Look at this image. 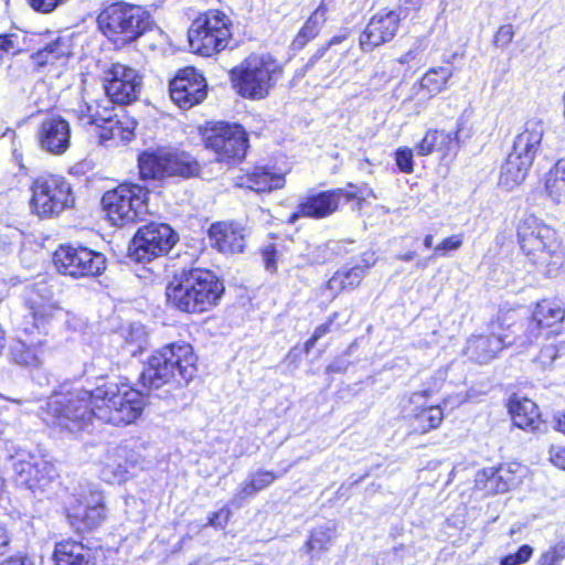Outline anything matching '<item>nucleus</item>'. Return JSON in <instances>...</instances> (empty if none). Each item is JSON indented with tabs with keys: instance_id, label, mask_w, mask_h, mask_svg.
<instances>
[{
	"instance_id": "1",
	"label": "nucleus",
	"mask_w": 565,
	"mask_h": 565,
	"mask_svg": "<svg viewBox=\"0 0 565 565\" xmlns=\"http://www.w3.org/2000/svg\"><path fill=\"white\" fill-rule=\"evenodd\" d=\"M143 407L139 391L125 382L106 381L94 390L63 386L47 398L40 415L47 426L77 434L94 418L115 426L131 424Z\"/></svg>"
},
{
	"instance_id": "2",
	"label": "nucleus",
	"mask_w": 565,
	"mask_h": 565,
	"mask_svg": "<svg viewBox=\"0 0 565 565\" xmlns=\"http://www.w3.org/2000/svg\"><path fill=\"white\" fill-rule=\"evenodd\" d=\"M25 305L26 313L19 323L18 339L10 347V359L19 365L36 367L45 353L49 326L63 315V309L45 286L30 290Z\"/></svg>"
},
{
	"instance_id": "3",
	"label": "nucleus",
	"mask_w": 565,
	"mask_h": 565,
	"mask_svg": "<svg viewBox=\"0 0 565 565\" xmlns=\"http://www.w3.org/2000/svg\"><path fill=\"white\" fill-rule=\"evenodd\" d=\"M516 233L526 259L543 275H556L564 257L555 228L536 215L526 214L519 221Z\"/></svg>"
},
{
	"instance_id": "4",
	"label": "nucleus",
	"mask_w": 565,
	"mask_h": 565,
	"mask_svg": "<svg viewBox=\"0 0 565 565\" xmlns=\"http://www.w3.org/2000/svg\"><path fill=\"white\" fill-rule=\"evenodd\" d=\"M223 284L210 270L193 268L174 275L166 288L168 302L184 312H203L216 305Z\"/></svg>"
},
{
	"instance_id": "5",
	"label": "nucleus",
	"mask_w": 565,
	"mask_h": 565,
	"mask_svg": "<svg viewBox=\"0 0 565 565\" xmlns=\"http://www.w3.org/2000/svg\"><path fill=\"white\" fill-rule=\"evenodd\" d=\"M196 372V356L188 343H172L153 352L140 375V382L148 391L164 385L191 381Z\"/></svg>"
},
{
	"instance_id": "6",
	"label": "nucleus",
	"mask_w": 565,
	"mask_h": 565,
	"mask_svg": "<svg viewBox=\"0 0 565 565\" xmlns=\"http://www.w3.org/2000/svg\"><path fill=\"white\" fill-rule=\"evenodd\" d=\"M282 68L270 54H250L230 72L234 89L244 98H266L281 77Z\"/></svg>"
},
{
	"instance_id": "7",
	"label": "nucleus",
	"mask_w": 565,
	"mask_h": 565,
	"mask_svg": "<svg viewBox=\"0 0 565 565\" xmlns=\"http://www.w3.org/2000/svg\"><path fill=\"white\" fill-rule=\"evenodd\" d=\"M103 34L116 46L136 41L152 29L150 14L139 6L116 2L107 6L97 17Z\"/></svg>"
},
{
	"instance_id": "8",
	"label": "nucleus",
	"mask_w": 565,
	"mask_h": 565,
	"mask_svg": "<svg viewBox=\"0 0 565 565\" xmlns=\"http://www.w3.org/2000/svg\"><path fill=\"white\" fill-rule=\"evenodd\" d=\"M149 191L138 184H120L107 191L102 198L103 209L116 226L143 221L149 214Z\"/></svg>"
},
{
	"instance_id": "9",
	"label": "nucleus",
	"mask_w": 565,
	"mask_h": 565,
	"mask_svg": "<svg viewBox=\"0 0 565 565\" xmlns=\"http://www.w3.org/2000/svg\"><path fill=\"white\" fill-rule=\"evenodd\" d=\"M191 50L203 56H212L224 50L231 39V20L218 10L200 14L188 31Z\"/></svg>"
},
{
	"instance_id": "10",
	"label": "nucleus",
	"mask_w": 565,
	"mask_h": 565,
	"mask_svg": "<svg viewBox=\"0 0 565 565\" xmlns=\"http://www.w3.org/2000/svg\"><path fill=\"white\" fill-rule=\"evenodd\" d=\"M31 209L42 218L58 215L74 202L71 184L60 174L43 173L31 185Z\"/></svg>"
},
{
	"instance_id": "11",
	"label": "nucleus",
	"mask_w": 565,
	"mask_h": 565,
	"mask_svg": "<svg viewBox=\"0 0 565 565\" xmlns=\"http://www.w3.org/2000/svg\"><path fill=\"white\" fill-rule=\"evenodd\" d=\"M200 166L189 153L158 149L139 156V172L143 180H161L166 177H194Z\"/></svg>"
},
{
	"instance_id": "12",
	"label": "nucleus",
	"mask_w": 565,
	"mask_h": 565,
	"mask_svg": "<svg viewBox=\"0 0 565 565\" xmlns=\"http://www.w3.org/2000/svg\"><path fill=\"white\" fill-rule=\"evenodd\" d=\"M14 482L32 493H44L57 477L54 465L40 455L18 450L11 456Z\"/></svg>"
},
{
	"instance_id": "13",
	"label": "nucleus",
	"mask_w": 565,
	"mask_h": 565,
	"mask_svg": "<svg viewBox=\"0 0 565 565\" xmlns=\"http://www.w3.org/2000/svg\"><path fill=\"white\" fill-rule=\"evenodd\" d=\"M178 242V234L166 223L140 227L131 242L129 256L137 263H149L166 255Z\"/></svg>"
},
{
	"instance_id": "14",
	"label": "nucleus",
	"mask_w": 565,
	"mask_h": 565,
	"mask_svg": "<svg viewBox=\"0 0 565 565\" xmlns=\"http://www.w3.org/2000/svg\"><path fill=\"white\" fill-rule=\"evenodd\" d=\"M54 264L63 275L74 278L96 277L106 269V257L83 246H61L54 253Z\"/></svg>"
},
{
	"instance_id": "15",
	"label": "nucleus",
	"mask_w": 565,
	"mask_h": 565,
	"mask_svg": "<svg viewBox=\"0 0 565 565\" xmlns=\"http://www.w3.org/2000/svg\"><path fill=\"white\" fill-rule=\"evenodd\" d=\"M205 143L221 161L241 160L246 153L247 137L237 124L217 122L206 130Z\"/></svg>"
},
{
	"instance_id": "16",
	"label": "nucleus",
	"mask_w": 565,
	"mask_h": 565,
	"mask_svg": "<svg viewBox=\"0 0 565 565\" xmlns=\"http://www.w3.org/2000/svg\"><path fill=\"white\" fill-rule=\"evenodd\" d=\"M348 188L350 190L333 189L303 198L296 212L289 216L288 222L294 224L300 217L324 218L333 214L338 210L341 199L349 202L359 196L360 191L356 185L349 183Z\"/></svg>"
},
{
	"instance_id": "17",
	"label": "nucleus",
	"mask_w": 565,
	"mask_h": 565,
	"mask_svg": "<svg viewBox=\"0 0 565 565\" xmlns=\"http://www.w3.org/2000/svg\"><path fill=\"white\" fill-rule=\"evenodd\" d=\"M564 318L565 309L561 302L548 299L537 302L532 317L526 322L524 340L521 343H533L541 337L556 333Z\"/></svg>"
},
{
	"instance_id": "18",
	"label": "nucleus",
	"mask_w": 565,
	"mask_h": 565,
	"mask_svg": "<svg viewBox=\"0 0 565 565\" xmlns=\"http://www.w3.org/2000/svg\"><path fill=\"white\" fill-rule=\"evenodd\" d=\"M104 88L116 104L128 105L137 100L140 94L141 77L131 67L114 64L107 73Z\"/></svg>"
},
{
	"instance_id": "19",
	"label": "nucleus",
	"mask_w": 565,
	"mask_h": 565,
	"mask_svg": "<svg viewBox=\"0 0 565 565\" xmlns=\"http://www.w3.org/2000/svg\"><path fill=\"white\" fill-rule=\"evenodd\" d=\"M508 317H499L497 321L491 322V333L472 335L469 338L466 345V354L470 360L483 364L494 359L498 353L511 341H508L509 335L501 333L504 322Z\"/></svg>"
},
{
	"instance_id": "20",
	"label": "nucleus",
	"mask_w": 565,
	"mask_h": 565,
	"mask_svg": "<svg viewBox=\"0 0 565 565\" xmlns=\"http://www.w3.org/2000/svg\"><path fill=\"white\" fill-rule=\"evenodd\" d=\"M206 86L201 74L185 68L170 82V97L180 108L189 109L206 97Z\"/></svg>"
},
{
	"instance_id": "21",
	"label": "nucleus",
	"mask_w": 565,
	"mask_h": 565,
	"mask_svg": "<svg viewBox=\"0 0 565 565\" xmlns=\"http://www.w3.org/2000/svg\"><path fill=\"white\" fill-rule=\"evenodd\" d=\"M401 17L395 10H382L375 13L360 36V46L364 52H371L394 39L399 28Z\"/></svg>"
},
{
	"instance_id": "22",
	"label": "nucleus",
	"mask_w": 565,
	"mask_h": 565,
	"mask_svg": "<svg viewBox=\"0 0 565 565\" xmlns=\"http://www.w3.org/2000/svg\"><path fill=\"white\" fill-rule=\"evenodd\" d=\"M143 468L139 456L125 446L108 451L103 460L100 477L108 483H120L127 480L136 468Z\"/></svg>"
},
{
	"instance_id": "23",
	"label": "nucleus",
	"mask_w": 565,
	"mask_h": 565,
	"mask_svg": "<svg viewBox=\"0 0 565 565\" xmlns=\"http://www.w3.org/2000/svg\"><path fill=\"white\" fill-rule=\"evenodd\" d=\"M104 551L75 540H63L55 544L53 561L55 565H103Z\"/></svg>"
},
{
	"instance_id": "24",
	"label": "nucleus",
	"mask_w": 565,
	"mask_h": 565,
	"mask_svg": "<svg viewBox=\"0 0 565 565\" xmlns=\"http://www.w3.org/2000/svg\"><path fill=\"white\" fill-rule=\"evenodd\" d=\"M36 138L41 150L54 156L63 154L71 145L70 124L62 117H49L41 122Z\"/></svg>"
},
{
	"instance_id": "25",
	"label": "nucleus",
	"mask_w": 565,
	"mask_h": 565,
	"mask_svg": "<svg viewBox=\"0 0 565 565\" xmlns=\"http://www.w3.org/2000/svg\"><path fill=\"white\" fill-rule=\"evenodd\" d=\"M428 391L415 392L409 396V418L415 429L428 433L440 426L444 420V411L440 405H427Z\"/></svg>"
},
{
	"instance_id": "26",
	"label": "nucleus",
	"mask_w": 565,
	"mask_h": 565,
	"mask_svg": "<svg viewBox=\"0 0 565 565\" xmlns=\"http://www.w3.org/2000/svg\"><path fill=\"white\" fill-rule=\"evenodd\" d=\"M209 236L212 247L223 254L242 253L245 248L246 230L236 222H218L211 225Z\"/></svg>"
},
{
	"instance_id": "27",
	"label": "nucleus",
	"mask_w": 565,
	"mask_h": 565,
	"mask_svg": "<svg viewBox=\"0 0 565 565\" xmlns=\"http://www.w3.org/2000/svg\"><path fill=\"white\" fill-rule=\"evenodd\" d=\"M543 135L544 124L541 119L531 118L526 120L522 131L516 135L510 153L525 160V164H532Z\"/></svg>"
},
{
	"instance_id": "28",
	"label": "nucleus",
	"mask_w": 565,
	"mask_h": 565,
	"mask_svg": "<svg viewBox=\"0 0 565 565\" xmlns=\"http://www.w3.org/2000/svg\"><path fill=\"white\" fill-rule=\"evenodd\" d=\"M475 483L487 494L503 493L515 483L514 470L510 465L484 468L477 472Z\"/></svg>"
},
{
	"instance_id": "29",
	"label": "nucleus",
	"mask_w": 565,
	"mask_h": 565,
	"mask_svg": "<svg viewBox=\"0 0 565 565\" xmlns=\"http://www.w3.org/2000/svg\"><path fill=\"white\" fill-rule=\"evenodd\" d=\"M454 75L451 66H438L429 68L420 78L417 85L413 86L415 92L412 98L425 102L446 89L449 79Z\"/></svg>"
},
{
	"instance_id": "30",
	"label": "nucleus",
	"mask_w": 565,
	"mask_h": 565,
	"mask_svg": "<svg viewBox=\"0 0 565 565\" xmlns=\"http://www.w3.org/2000/svg\"><path fill=\"white\" fill-rule=\"evenodd\" d=\"M458 148V132L429 129L419 142L415 145V152L419 157H426L434 152H440L443 157L455 152Z\"/></svg>"
},
{
	"instance_id": "31",
	"label": "nucleus",
	"mask_w": 565,
	"mask_h": 565,
	"mask_svg": "<svg viewBox=\"0 0 565 565\" xmlns=\"http://www.w3.org/2000/svg\"><path fill=\"white\" fill-rule=\"evenodd\" d=\"M510 413L513 424L531 433H541L545 430V423L536 404L529 398H515L510 402Z\"/></svg>"
},
{
	"instance_id": "32",
	"label": "nucleus",
	"mask_w": 565,
	"mask_h": 565,
	"mask_svg": "<svg viewBox=\"0 0 565 565\" xmlns=\"http://www.w3.org/2000/svg\"><path fill=\"white\" fill-rule=\"evenodd\" d=\"M333 7V0H321L319 7L308 18L303 26L292 41L295 50H301L306 44L313 40L321 31L328 19V13Z\"/></svg>"
},
{
	"instance_id": "33",
	"label": "nucleus",
	"mask_w": 565,
	"mask_h": 565,
	"mask_svg": "<svg viewBox=\"0 0 565 565\" xmlns=\"http://www.w3.org/2000/svg\"><path fill=\"white\" fill-rule=\"evenodd\" d=\"M241 186H245L255 192H269L281 189L285 184V178L280 173H275L266 167H256L250 173L244 175Z\"/></svg>"
},
{
	"instance_id": "34",
	"label": "nucleus",
	"mask_w": 565,
	"mask_h": 565,
	"mask_svg": "<svg viewBox=\"0 0 565 565\" xmlns=\"http://www.w3.org/2000/svg\"><path fill=\"white\" fill-rule=\"evenodd\" d=\"M68 520L76 532H84L97 527L105 519V508H84L76 502L70 508Z\"/></svg>"
},
{
	"instance_id": "35",
	"label": "nucleus",
	"mask_w": 565,
	"mask_h": 565,
	"mask_svg": "<svg viewBox=\"0 0 565 565\" xmlns=\"http://www.w3.org/2000/svg\"><path fill=\"white\" fill-rule=\"evenodd\" d=\"M532 164H525V160L515 154L509 153L501 167L499 185L507 191L521 184Z\"/></svg>"
},
{
	"instance_id": "36",
	"label": "nucleus",
	"mask_w": 565,
	"mask_h": 565,
	"mask_svg": "<svg viewBox=\"0 0 565 565\" xmlns=\"http://www.w3.org/2000/svg\"><path fill=\"white\" fill-rule=\"evenodd\" d=\"M70 54L71 51L68 42L57 36L46 43L42 49L34 52L31 55V58L36 66L43 67L46 65H53L57 62L64 63Z\"/></svg>"
},
{
	"instance_id": "37",
	"label": "nucleus",
	"mask_w": 565,
	"mask_h": 565,
	"mask_svg": "<svg viewBox=\"0 0 565 565\" xmlns=\"http://www.w3.org/2000/svg\"><path fill=\"white\" fill-rule=\"evenodd\" d=\"M545 191L554 203H565V158L557 160L546 173Z\"/></svg>"
},
{
	"instance_id": "38",
	"label": "nucleus",
	"mask_w": 565,
	"mask_h": 565,
	"mask_svg": "<svg viewBox=\"0 0 565 565\" xmlns=\"http://www.w3.org/2000/svg\"><path fill=\"white\" fill-rule=\"evenodd\" d=\"M134 129L132 122H124L116 118L102 127L99 138L103 142L129 141L132 138Z\"/></svg>"
},
{
	"instance_id": "39",
	"label": "nucleus",
	"mask_w": 565,
	"mask_h": 565,
	"mask_svg": "<svg viewBox=\"0 0 565 565\" xmlns=\"http://www.w3.org/2000/svg\"><path fill=\"white\" fill-rule=\"evenodd\" d=\"M113 104L116 103L107 95L100 99H96L94 115L84 116L83 119L102 129L103 126H106L110 120L117 118Z\"/></svg>"
},
{
	"instance_id": "40",
	"label": "nucleus",
	"mask_w": 565,
	"mask_h": 565,
	"mask_svg": "<svg viewBox=\"0 0 565 565\" xmlns=\"http://www.w3.org/2000/svg\"><path fill=\"white\" fill-rule=\"evenodd\" d=\"M334 536V530L330 526H320L311 532L307 541V550L309 552H324Z\"/></svg>"
},
{
	"instance_id": "41",
	"label": "nucleus",
	"mask_w": 565,
	"mask_h": 565,
	"mask_svg": "<svg viewBox=\"0 0 565 565\" xmlns=\"http://www.w3.org/2000/svg\"><path fill=\"white\" fill-rule=\"evenodd\" d=\"M125 340L128 344L135 347L134 352L143 350L148 342V332L141 323H131L125 331Z\"/></svg>"
},
{
	"instance_id": "42",
	"label": "nucleus",
	"mask_w": 565,
	"mask_h": 565,
	"mask_svg": "<svg viewBox=\"0 0 565 565\" xmlns=\"http://www.w3.org/2000/svg\"><path fill=\"white\" fill-rule=\"evenodd\" d=\"M463 244L462 234H454L444 238L439 244L434 247V257H446L449 253L459 249Z\"/></svg>"
},
{
	"instance_id": "43",
	"label": "nucleus",
	"mask_w": 565,
	"mask_h": 565,
	"mask_svg": "<svg viewBox=\"0 0 565 565\" xmlns=\"http://www.w3.org/2000/svg\"><path fill=\"white\" fill-rule=\"evenodd\" d=\"M565 558V546L556 544L544 551L535 562V565H561Z\"/></svg>"
},
{
	"instance_id": "44",
	"label": "nucleus",
	"mask_w": 565,
	"mask_h": 565,
	"mask_svg": "<svg viewBox=\"0 0 565 565\" xmlns=\"http://www.w3.org/2000/svg\"><path fill=\"white\" fill-rule=\"evenodd\" d=\"M534 553V548L523 544L515 553L509 554L500 559V565H523L527 563Z\"/></svg>"
},
{
	"instance_id": "45",
	"label": "nucleus",
	"mask_w": 565,
	"mask_h": 565,
	"mask_svg": "<svg viewBox=\"0 0 565 565\" xmlns=\"http://www.w3.org/2000/svg\"><path fill=\"white\" fill-rule=\"evenodd\" d=\"M415 149H411L407 147H399L395 151V162L398 169L404 173H412L414 171V157Z\"/></svg>"
},
{
	"instance_id": "46",
	"label": "nucleus",
	"mask_w": 565,
	"mask_h": 565,
	"mask_svg": "<svg viewBox=\"0 0 565 565\" xmlns=\"http://www.w3.org/2000/svg\"><path fill=\"white\" fill-rule=\"evenodd\" d=\"M258 491L253 482L247 478L237 489L233 498L231 499V505L234 508H241L244 501L253 495H255Z\"/></svg>"
},
{
	"instance_id": "47",
	"label": "nucleus",
	"mask_w": 565,
	"mask_h": 565,
	"mask_svg": "<svg viewBox=\"0 0 565 565\" xmlns=\"http://www.w3.org/2000/svg\"><path fill=\"white\" fill-rule=\"evenodd\" d=\"M342 279L348 288L356 287L364 277V267L361 265H355L351 268H341L339 269Z\"/></svg>"
},
{
	"instance_id": "48",
	"label": "nucleus",
	"mask_w": 565,
	"mask_h": 565,
	"mask_svg": "<svg viewBox=\"0 0 565 565\" xmlns=\"http://www.w3.org/2000/svg\"><path fill=\"white\" fill-rule=\"evenodd\" d=\"M248 478L259 492L269 487L277 479V476L273 471L258 470L250 473Z\"/></svg>"
},
{
	"instance_id": "49",
	"label": "nucleus",
	"mask_w": 565,
	"mask_h": 565,
	"mask_svg": "<svg viewBox=\"0 0 565 565\" xmlns=\"http://www.w3.org/2000/svg\"><path fill=\"white\" fill-rule=\"evenodd\" d=\"M514 29L512 24L501 25L494 34L493 44L497 47L505 49L512 42Z\"/></svg>"
},
{
	"instance_id": "50",
	"label": "nucleus",
	"mask_w": 565,
	"mask_h": 565,
	"mask_svg": "<svg viewBox=\"0 0 565 565\" xmlns=\"http://www.w3.org/2000/svg\"><path fill=\"white\" fill-rule=\"evenodd\" d=\"M76 502H81L84 508H105L104 497L102 492L97 490H90L87 495L81 494V498L76 500Z\"/></svg>"
},
{
	"instance_id": "51",
	"label": "nucleus",
	"mask_w": 565,
	"mask_h": 565,
	"mask_svg": "<svg viewBox=\"0 0 565 565\" xmlns=\"http://www.w3.org/2000/svg\"><path fill=\"white\" fill-rule=\"evenodd\" d=\"M94 110H95V100H92V102H86L84 100L83 103H81L74 110V115L76 116L79 125L82 126H90L92 122H86L83 117L85 116H89V115H94Z\"/></svg>"
},
{
	"instance_id": "52",
	"label": "nucleus",
	"mask_w": 565,
	"mask_h": 565,
	"mask_svg": "<svg viewBox=\"0 0 565 565\" xmlns=\"http://www.w3.org/2000/svg\"><path fill=\"white\" fill-rule=\"evenodd\" d=\"M230 509L222 508L220 511L212 513L209 519V525L215 529H224L230 520Z\"/></svg>"
},
{
	"instance_id": "53",
	"label": "nucleus",
	"mask_w": 565,
	"mask_h": 565,
	"mask_svg": "<svg viewBox=\"0 0 565 565\" xmlns=\"http://www.w3.org/2000/svg\"><path fill=\"white\" fill-rule=\"evenodd\" d=\"M343 40L342 36L332 38L327 46H322L310 57L308 63L306 64V70L313 67L317 63H319L327 54L330 46L340 43Z\"/></svg>"
},
{
	"instance_id": "54",
	"label": "nucleus",
	"mask_w": 565,
	"mask_h": 565,
	"mask_svg": "<svg viewBox=\"0 0 565 565\" xmlns=\"http://www.w3.org/2000/svg\"><path fill=\"white\" fill-rule=\"evenodd\" d=\"M263 260L267 270L274 273L277 270V250L274 246H266L262 252Z\"/></svg>"
},
{
	"instance_id": "55",
	"label": "nucleus",
	"mask_w": 565,
	"mask_h": 565,
	"mask_svg": "<svg viewBox=\"0 0 565 565\" xmlns=\"http://www.w3.org/2000/svg\"><path fill=\"white\" fill-rule=\"evenodd\" d=\"M558 356V349L557 347L553 345V344H550V345H546L544 347L539 356H537V360L541 364H543L544 366H547L550 364H552L553 361H555Z\"/></svg>"
},
{
	"instance_id": "56",
	"label": "nucleus",
	"mask_w": 565,
	"mask_h": 565,
	"mask_svg": "<svg viewBox=\"0 0 565 565\" xmlns=\"http://www.w3.org/2000/svg\"><path fill=\"white\" fill-rule=\"evenodd\" d=\"M326 288L331 291L332 297H335L339 292L347 289L339 270L327 281Z\"/></svg>"
},
{
	"instance_id": "57",
	"label": "nucleus",
	"mask_w": 565,
	"mask_h": 565,
	"mask_svg": "<svg viewBox=\"0 0 565 565\" xmlns=\"http://www.w3.org/2000/svg\"><path fill=\"white\" fill-rule=\"evenodd\" d=\"M551 462L561 469L565 470V447L553 446L550 449Z\"/></svg>"
},
{
	"instance_id": "58",
	"label": "nucleus",
	"mask_w": 565,
	"mask_h": 565,
	"mask_svg": "<svg viewBox=\"0 0 565 565\" xmlns=\"http://www.w3.org/2000/svg\"><path fill=\"white\" fill-rule=\"evenodd\" d=\"M0 565H34L33 562L26 556L9 557L0 563Z\"/></svg>"
},
{
	"instance_id": "59",
	"label": "nucleus",
	"mask_w": 565,
	"mask_h": 565,
	"mask_svg": "<svg viewBox=\"0 0 565 565\" xmlns=\"http://www.w3.org/2000/svg\"><path fill=\"white\" fill-rule=\"evenodd\" d=\"M332 322H333V318H331L328 322L318 326L313 332V335L316 337V339L319 340L322 337H324L327 333H329L331 330Z\"/></svg>"
},
{
	"instance_id": "60",
	"label": "nucleus",
	"mask_w": 565,
	"mask_h": 565,
	"mask_svg": "<svg viewBox=\"0 0 565 565\" xmlns=\"http://www.w3.org/2000/svg\"><path fill=\"white\" fill-rule=\"evenodd\" d=\"M376 263V258L374 256V253H364L362 255V259H361V263L359 265L363 266L364 267V274L366 273V270L372 267L374 264Z\"/></svg>"
},
{
	"instance_id": "61",
	"label": "nucleus",
	"mask_w": 565,
	"mask_h": 565,
	"mask_svg": "<svg viewBox=\"0 0 565 565\" xmlns=\"http://www.w3.org/2000/svg\"><path fill=\"white\" fill-rule=\"evenodd\" d=\"M13 47V42L8 35H0V53L3 55Z\"/></svg>"
},
{
	"instance_id": "62",
	"label": "nucleus",
	"mask_w": 565,
	"mask_h": 565,
	"mask_svg": "<svg viewBox=\"0 0 565 565\" xmlns=\"http://www.w3.org/2000/svg\"><path fill=\"white\" fill-rule=\"evenodd\" d=\"M8 543H9L8 533H7L6 529L0 526V554L3 553V548L8 545Z\"/></svg>"
},
{
	"instance_id": "63",
	"label": "nucleus",
	"mask_w": 565,
	"mask_h": 565,
	"mask_svg": "<svg viewBox=\"0 0 565 565\" xmlns=\"http://www.w3.org/2000/svg\"><path fill=\"white\" fill-rule=\"evenodd\" d=\"M344 367L340 364H338L337 362H333L331 363L328 367H327V372L328 373H338V372H341L343 371Z\"/></svg>"
},
{
	"instance_id": "64",
	"label": "nucleus",
	"mask_w": 565,
	"mask_h": 565,
	"mask_svg": "<svg viewBox=\"0 0 565 565\" xmlns=\"http://www.w3.org/2000/svg\"><path fill=\"white\" fill-rule=\"evenodd\" d=\"M557 428L559 431L565 434V414L557 418Z\"/></svg>"
}]
</instances>
